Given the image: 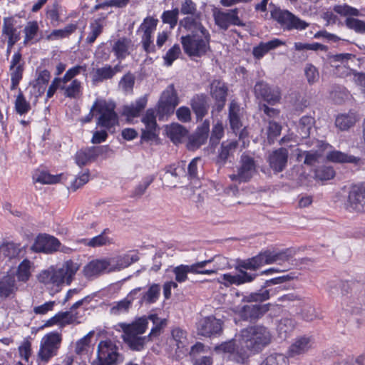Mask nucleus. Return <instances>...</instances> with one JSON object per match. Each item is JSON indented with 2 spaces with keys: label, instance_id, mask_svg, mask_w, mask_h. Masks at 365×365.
Here are the masks:
<instances>
[{
  "label": "nucleus",
  "instance_id": "1",
  "mask_svg": "<svg viewBox=\"0 0 365 365\" xmlns=\"http://www.w3.org/2000/svg\"><path fill=\"white\" fill-rule=\"evenodd\" d=\"M296 254L292 249H286L281 252L269 250L260 252L259 255L246 259L238 260L235 265L237 274H223L217 279V282L226 287L232 285L240 286L253 282L257 277V271L266 264L287 262Z\"/></svg>",
  "mask_w": 365,
  "mask_h": 365
},
{
  "label": "nucleus",
  "instance_id": "2",
  "mask_svg": "<svg viewBox=\"0 0 365 365\" xmlns=\"http://www.w3.org/2000/svg\"><path fill=\"white\" fill-rule=\"evenodd\" d=\"M166 324L165 319H161L153 314L139 317L131 323H118V326L122 330V339L129 349L141 351L145 349L148 342L161 334Z\"/></svg>",
  "mask_w": 365,
  "mask_h": 365
},
{
  "label": "nucleus",
  "instance_id": "3",
  "mask_svg": "<svg viewBox=\"0 0 365 365\" xmlns=\"http://www.w3.org/2000/svg\"><path fill=\"white\" fill-rule=\"evenodd\" d=\"M271 339L269 331L263 326H253L242 329L239 336L242 352L240 356H234L236 362L243 364L250 353L258 352L270 343Z\"/></svg>",
  "mask_w": 365,
  "mask_h": 365
},
{
  "label": "nucleus",
  "instance_id": "4",
  "mask_svg": "<svg viewBox=\"0 0 365 365\" xmlns=\"http://www.w3.org/2000/svg\"><path fill=\"white\" fill-rule=\"evenodd\" d=\"M79 268L80 265L78 262L67 260L59 268L56 269L51 267L42 271L38 274V279L48 289H51L58 292L65 282L67 285L71 284Z\"/></svg>",
  "mask_w": 365,
  "mask_h": 365
},
{
  "label": "nucleus",
  "instance_id": "5",
  "mask_svg": "<svg viewBox=\"0 0 365 365\" xmlns=\"http://www.w3.org/2000/svg\"><path fill=\"white\" fill-rule=\"evenodd\" d=\"M116 104L113 101L97 99L92 106L96 117V125L113 133L119 125V117L115 112Z\"/></svg>",
  "mask_w": 365,
  "mask_h": 365
},
{
  "label": "nucleus",
  "instance_id": "6",
  "mask_svg": "<svg viewBox=\"0 0 365 365\" xmlns=\"http://www.w3.org/2000/svg\"><path fill=\"white\" fill-rule=\"evenodd\" d=\"M211 36L209 31L183 36L180 42L184 52L189 56L201 57L210 50Z\"/></svg>",
  "mask_w": 365,
  "mask_h": 365
},
{
  "label": "nucleus",
  "instance_id": "7",
  "mask_svg": "<svg viewBox=\"0 0 365 365\" xmlns=\"http://www.w3.org/2000/svg\"><path fill=\"white\" fill-rule=\"evenodd\" d=\"M123 361L118 346L110 339L101 341L98 344L96 357L91 365H118Z\"/></svg>",
  "mask_w": 365,
  "mask_h": 365
},
{
  "label": "nucleus",
  "instance_id": "8",
  "mask_svg": "<svg viewBox=\"0 0 365 365\" xmlns=\"http://www.w3.org/2000/svg\"><path fill=\"white\" fill-rule=\"evenodd\" d=\"M62 341V336L57 331H51L41 339L39 351L38 352V360L46 364L53 356H56Z\"/></svg>",
  "mask_w": 365,
  "mask_h": 365
},
{
  "label": "nucleus",
  "instance_id": "9",
  "mask_svg": "<svg viewBox=\"0 0 365 365\" xmlns=\"http://www.w3.org/2000/svg\"><path fill=\"white\" fill-rule=\"evenodd\" d=\"M271 16L284 30H304L309 26L308 23L288 10L275 9L271 11Z\"/></svg>",
  "mask_w": 365,
  "mask_h": 365
},
{
  "label": "nucleus",
  "instance_id": "10",
  "mask_svg": "<svg viewBox=\"0 0 365 365\" xmlns=\"http://www.w3.org/2000/svg\"><path fill=\"white\" fill-rule=\"evenodd\" d=\"M179 101L173 85L168 86L163 92L158 104V113L160 117L173 113Z\"/></svg>",
  "mask_w": 365,
  "mask_h": 365
},
{
  "label": "nucleus",
  "instance_id": "11",
  "mask_svg": "<svg viewBox=\"0 0 365 365\" xmlns=\"http://www.w3.org/2000/svg\"><path fill=\"white\" fill-rule=\"evenodd\" d=\"M158 23V19L153 16H147L143 19L138 29V31L143 32L141 43L143 50L148 53H154L155 51L152 36L154 31L156 30Z\"/></svg>",
  "mask_w": 365,
  "mask_h": 365
},
{
  "label": "nucleus",
  "instance_id": "12",
  "mask_svg": "<svg viewBox=\"0 0 365 365\" xmlns=\"http://www.w3.org/2000/svg\"><path fill=\"white\" fill-rule=\"evenodd\" d=\"M256 172V165L254 159L247 155H242L240 159V166L237 174L229 175L232 181L238 183L247 182L250 180Z\"/></svg>",
  "mask_w": 365,
  "mask_h": 365
},
{
  "label": "nucleus",
  "instance_id": "13",
  "mask_svg": "<svg viewBox=\"0 0 365 365\" xmlns=\"http://www.w3.org/2000/svg\"><path fill=\"white\" fill-rule=\"evenodd\" d=\"M213 17L215 24L223 30H227L230 26H245V24L238 16V9L225 11L220 10L215 11H214Z\"/></svg>",
  "mask_w": 365,
  "mask_h": 365
},
{
  "label": "nucleus",
  "instance_id": "14",
  "mask_svg": "<svg viewBox=\"0 0 365 365\" xmlns=\"http://www.w3.org/2000/svg\"><path fill=\"white\" fill-rule=\"evenodd\" d=\"M87 66L84 65H76L68 69L63 77L54 78L46 93V98H51L53 96L54 93L58 89L62 91V83H66L71 80L75 75H79L83 73L85 76H87L86 73Z\"/></svg>",
  "mask_w": 365,
  "mask_h": 365
},
{
  "label": "nucleus",
  "instance_id": "15",
  "mask_svg": "<svg viewBox=\"0 0 365 365\" xmlns=\"http://www.w3.org/2000/svg\"><path fill=\"white\" fill-rule=\"evenodd\" d=\"M197 331L199 334L207 337L220 334L222 331V322L212 316L204 317L198 322Z\"/></svg>",
  "mask_w": 365,
  "mask_h": 365
},
{
  "label": "nucleus",
  "instance_id": "16",
  "mask_svg": "<svg viewBox=\"0 0 365 365\" xmlns=\"http://www.w3.org/2000/svg\"><path fill=\"white\" fill-rule=\"evenodd\" d=\"M61 243L59 240L50 235H40L35 240L31 250L35 252L51 253L57 251Z\"/></svg>",
  "mask_w": 365,
  "mask_h": 365
},
{
  "label": "nucleus",
  "instance_id": "17",
  "mask_svg": "<svg viewBox=\"0 0 365 365\" xmlns=\"http://www.w3.org/2000/svg\"><path fill=\"white\" fill-rule=\"evenodd\" d=\"M365 205V185H353L349 192L346 206L354 210L361 211Z\"/></svg>",
  "mask_w": 365,
  "mask_h": 365
},
{
  "label": "nucleus",
  "instance_id": "18",
  "mask_svg": "<svg viewBox=\"0 0 365 365\" xmlns=\"http://www.w3.org/2000/svg\"><path fill=\"white\" fill-rule=\"evenodd\" d=\"M155 110L153 109L147 110L145 114L142 118V122L145 125L143 129L141 139L146 141L154 140L157 136V123L155 119Z\"/></svg>",
  "mask_w": 365,
  "mask_h": 365
},
{
  "label": "nucleus",
  "instance_id": "19",
  "mask_svg": "<svg viewBox=\"0 0 365 365\" xmlns=\"http://www.w3.org/2000/svg\"><path fill=\"white\" fill-rule=\"evenodd\" d=\"M267 308L264 305L259 304H245L237 306L235 312L237 313L244 320H255L261 317L266 312Z\"/></svg>",
  "mask_w": 365,
  "mask_h": 365
},
{
  "label": "nucleus",
  "instance_id": "20",
  "mask_svg": "<svg viewBox=\"0 0 365 365\" xmlns=\"http://www.w3.org/2000/svg\"><path fill=\"white\" fill-rule=\"evenodd\" d=\"M180 27L190 32V34L209 31L202 23V13H197L189 16H185L179 21Z\"/></svg>",
  "mask_w": 365,
  "mask_h": 365
},
{
  "label": "nucleus",
  "instance_id": "21",
  "mask_svg": "<svg viewBox=\"0 0 365 365\" xmlns=\"http://www.w3.org/2000/svg\"><path fill=\"white\" fill-rule=\"evenodd\" d=\"M139 257L137 254L127 253L106 259L108 272L118 271L128 267L132 263L137 262Z\"/></svg>",
  "mask_w": 365,
  "mask_h": 365
},
{
  "label": "nucleus",
  "instance_id": "22",
  "mask_svg": "<svg viewBox=\"0 0 365 365\" xmlns=\"http://www.w3.org/2000/svg\"><path fill=\"white\" fill-rule=\"evenodd\" d=\"M287 160L288 150L284 148L272 151L268 157L269 165L275 173L283 171L287 166Z\"/></svg>",
  "mask_w": 365,
  "mask_h": 365
},
{
  "label": "nucleus",
  "instance_id": "23",
  "mask_svg": "<svg viewBox=\"0 0 365 365\" xmlns=\"http://www.w3.org/2000/svg\"><path fill=\"white\" fill-rule=\"evenodd\" d=\"M141 287H138L128 294V296L118 302H114L110 309V313L112 315H120L129 312L133 301L137 297V294L140 292Z\"/></svg>",
  "mask_w": 365,
  "mask_h": 365
},
{
  "label": "nucleus",
  "instance_id": "24",
  "mask_svg": "<svg viewBox=\"0 0 365 365\" xmlns=\"http://www.w3.org/2000/svg\"><path fill=\"white\" fill-rule=\"evenodd\" d=\"M227 88L225 83L220 80H214L210 86L211 96L216 101L218 110H221L225 106Z\"/></svg>",
  "mask_w": 365,
  "mask_h": 365
},
{
  "label": "nucleus",
  "instance_id": "25",
  "mask_svg": "<svg viewBox=\"0 0 365 365\" xmlns=\"http://www.w3.org/2000/svg\"><path fill=\"white\" fill-rule=\"evenodd\" d=\"M104 272H108V267L106 259L91 261L89 263L84 266L83 269L84 276L88 279L95 278Z\"/></svg>",
  "mask_w": 365,
  "mask_h": 365
},
{
  "label": "nucleus",
  "instance_id": "26",
  "mask_svg": "<svg viewBox=\"0 0 365 365\" xmlns=\"http://www.w3.org/2000/svg\"><path fill=\"white\" fill-rule=\"evenodd\" d=\"M77 76L75 75L66 83H62V91L66 98L77 99L82 96L83 83L81 81L76 78Z\"/></svg>",
  "mask_w": 365,
  "mask_h": 365
},
{
  "label": "nucleus",
  "instance_id": "27",
  "mask_svg": "<svg viewBox=\"0 0 365 365\" xmlns=\"http://www.w3.org/2000/svg\"><path fill=\"white\" fill-rule=\"evenodd\" d=\"M313 340L309 336H300L297 338L289 348V356L294 357L307 352L313 346Z\"/></svg>",
  "mask_w": 365,
  "mask_h": 365
},
{
  "label": "nucleus",
  "instance_id": "28",
  "mask_svg": "<svg viewBox=\"0 0 365 365\" xmlns=\"http://www.w3.org/2000/svg\"><path fill=\"white\" fill-rule=\"evenodd\" d=\"M209 130L210 123L205 121L200 127L197 128L194 135L190 137L188 148L195 149L204 144L207 139Z\"/></svg>",
  "mask_w": 365,
  "mask_h": 365
},
{
  "label": "nucleus",
  "instance_id": "29",
  "mask_svg": "<svg viewBox=\"0 0 365 365\" xmlns=\"http://www.w3.org/2000/svg\"><path fill=\"white\" fill-rule=\"evenodd\" d=\"M284 45H285V42L277 38L267 42H260L253 48L252 55L256 59H261L269 51Z\"/></svg>",
  "mask_w": 365,
  "mask_h": 365
},
{
  "label": "nucleus",
  "instance_id": "30",
  "mask_svg": "<svg viewBox=\"0 0 365 365\" xmlns=\"http://www.w3.org/2000/svg\"><path fill=\"white\" fill-rule=\"evenodd\" d=\"M191 108L197 119H202L208 110L207 96L204 94H197L190 100Z\"/></svg>",
  "mask_w": 365,
  "mask_h": 365
},
{
  "label": "nucleus",
  "instance_id": "31",
  "mask_svg": "<svg viewBox=\"0 0 365 365\" xmlns=\"http://www.w3.org/2000/svg\"><path fill=\"white\" fill-rule=\"evenodd\" d=\"M120 66L117 65L114 67L106 65L103 67L96 69L93 75V81L102 82L105 80L112 78L117 73L120 71Z\"/></svg>",
  "mask_w": 365,
  "mask_h": 365
},
{
  "label": "nucleus",
  "instance_id": "32",
  "mask_svg": "<svg viewBox=\"0 0 365 365\" xmlns=\"http://www.w3.org/2000/svg\"><path fill=\"white\" fill-rule=\"evenodd\" d=\"M346 311L365 317V297H351L346 302Z\"/></svg>",
  "mask_w": 365,
  "mask_h": 365
},
{
  "label": "nucleus",
  "instance_id": "33",
  "mask_svg": "<svg viewBox=\"0 0 365 365\" xmlns=\"http://www.w3.org/2000/svg\"><path fill=\"white\" fill-rule=\"evenodd\" d=\"M147 104V98L141 97L135 101V103L128 106H125L123 109V115L128 118L137 117L140 112L145 108Z\"/></svg>",
  "mask_w": 365,
  "mask_h": 365
},
{
  "label": "nucleus",
  "instance_id": "34",
  "mask_svg": "<svg viewBox=\"0 0 365 365\" xmlns=\"http://www.w3.org/2000/svg\"><path fill=\"white\" fill-rule=\"evenodd\" d=\"M296 323L294 319L289 317L282 318L277 326V331L281 339H286L294 331Z\"/></svg>",
  "mask_w": 365,
  "mask_h": 365
},
{
  "label": "nucleus",
  "instance_id": "35",
  "mask_svg": "<svg viewBox=\"0 0 365 365\" xmlns=\"http://www.w3.org/2000/svg\"><path fill=\"white\" fill-rule=\"evenodd\" d=\"M168 136L175 144L180 143L187 135V130L178 123H172L166 127Z\"/></svg>",
  "mask_w": 365,
  "mask_h": 365
},
{
  "label": "nucleus",
  "instance_id": "36",
  "mask_svg": "<svg viewBox=\"0 0 365 365\" xmlns=\"http://www.w3.org/2000/svg\"><path fill=\"white\" fill-rule=\"evenodd\" d=\"M160 294V286L158 284H152L148 291L140 294L141 297L140 299V304H151L155 303Z\"/></svg>",
  "mask_w": 365,
  "mask_h": 365
},
{
  "label": "nucleus",
  "instance_id": "37",
  "mask_svg": "<svg viewBox=\"0 0 365 365\" xmlns=\"http://www.w3.org/2000/svg\"><path fill=\"white\" fill-rule=\"evenodd\" d=\"M109 229H104L100 235L91 239H83L81 242L83 243L84 245L91 247H98L110 245L112 243V240L106 236V234L109 233Z\"/></svg>",
  "mask_w": 365,
  "mask_h": 365
},
{
  "label": "nucleus",
  "instance_id": "38",
  "mask_svg": "<svg viewBox=\"0 0 365 365\" xmlns=\"http://www.w3.org/2000/svg\"><path fill=\"white\" fill-rule=\"evenodd\" d=\"M358 118L354 113L340 114L336 116L335 125L340 130H347L355 125Z\"/></svg>",
  "mask_w": 365,
  "mask_h": 365
},
{
  "label": "nucleus",
  "instance_id": "39",
  "mask_svg": "<svg viewBox=\"0 0 365 365\" xmlns=\"http://www.w3.org/2000/svg\"><path fill=\"white\" fill-rule=\"evenodd\" d=\"M240 108L239 105L232 101L229 107V120L231 128L235 133H237L242 127V123L240 118Z\"/></svg>",
  "mask_w": 365,
  "mask_h": 365
},
{
  "label": "nucleus",
  "instance_id": "40",
  "mask_svg": "<svg viewBox=\"0 0 365 365\" xmlns=\"http://www.w3.org/2000/svg\"><path fill=\"white\" fill-rule=\"evenodd\" d=\"M327 159L329 161L337 163H350L357 164L360 159L353 155L347 154L339 150H333L327 153Z\"/></svg>",
  "mask_w": 365,
  "mask_h": 365
},
{
  "label": "nucleus",
  "instance_id": "41",
  "mask_svg": "<svg viewBox=\"0 0 365 365\" xmlns=\"http://www.w3.org/2000/svg\"><path fill=\"white\" fill-rule=\"evenodd\" d=\"M2 34L8 38L9 44H15L20 39V33L14 27L10 19H4L2 26Z\"/></svg>",
  "mask_w": 365,
  "mask_h": 365
},
{
  "label": "nucleus",
  "instance_id": "42",
  "mask_svg": "<svg viewBox=\"0 0 365 365\" xmlns=\"http://www.w3.org/2000/svg\"><path fill=\"white\" fill-rule=\"evenodd\" d=\"M131 41L126 38L117 40L113 46V51L118 59H123L129 54Z\"/></svg>",
  "mask_w": 365,
  "mask_h": 365
},
{
  "label": "nucleus",
  "instance_id": "43",
  "mask_svg": "<svg viewBox=\"0 0 365 365\" xmlns=\"http://www.w3.org/2000/svg\"><path fill=\"white\" fill-rule=\"evenodd\" d=\"M39 31L38 24L36 21H29L24 29L25 44L38 41L37 35Z\"/></svg>",
  "mask_w": 365,
  "mask_h": 365
},
{
  "label": "nucleus",
  "instance_id": "44",
  "mask_svg": "<svg viewBox=\"0 0 365 365\" xmlns=\"http://www.w3.org/2000/svg\"><path fill=\"white\" fill-rule=\"evenodd\" d=\"M58 317H59V328L61 329L64 328L67 325L78 324L81 323L77 312H58Z\"/></svg>",
  "mask_w": 365,
  "mask_h": 365
},
{
  "label": "nucleus",
  "instance_id": "45",
  "mask_svg": "<svg viewBox=\"0 0 365 365\" xmlns=\"http://www.w3.org/2000/svg\"><path fill=\"white\" fill-rule=\"evenodd\" d=\"M77 29V25L70 24L66 26L63 29L53 30L46 36L47 41H56L68 37Z\"/></svg>",
  "mask_w": 365,
  "mask_h": 365
},
{
  "label": "nucleus",
  "instance_id": "46",
  "mask_svg": "<svg viewBox=\"0 0 365 365\" xmlns=\"http://www.w3.org/2000/svg\"><path fill=\"white\" fill-rule=\"evenodd\" d=\"M237 143L235 140L222 142L217 156V163L224 164L228 157L236 150Z\"/></svg>",
  "mask_w": 365,
  "mask_h": 365
},
{
  "label": "nucleus",
  "instance_id": "47",
  "mask_svg": "<svg viewBox=\"0 0 365 365\" xmlns=\"http://www.w3.org/2000/svg\"><path fill=\"white\" fill-rule=\"evenodd\" d=\"M237 344H235V343H234L232 341L222 343L219 346H216L215 347V350L217 351L230 353V359L236 361V360L234 359V356H240V354L242 352V350L240 345L239 339H237Z\"/></svg>",
  "mask_w": 365,
  "mask_h": 365
},
{
  "label": "nucleus",
  "instance_id": "48",
  "mask_svg": "<svg viewBox=\"0 0 365 365\" xmlns=\"http://www.w3.org/2000/svg\"><path fill=\"white\" fill-rule=\"evenodd\" d=\"M22 248L20 244L9 242L0 246V253L9 259H12L19 256Z\"/></svg>",
  "mask_w": 365,
  "mask_h": 365
},
{
  "label": "nucleus",
  "instance_id": "49",
  "mask_svg": "<svg viewBox=\"0 0 365 365\" xmlns=\"http://www.w3.org/2000/svg\"><path fill=\"white\" fill-rule=\"evenodd\" d=\"M296 151L297 160L300 162L304 158V163L309 166H312L318 163L321 156L320 153L317 151H302L300 149H297Z\"/></svg>",
  "mask_w": 365,
  "mask_h": 365
},
{
  "label": "nucleus",
  "instance_id": "50",
  "mask_svg": "<svg viewBox=\"0 0 365 365\" xmlns=\"http://www.w3.org/2000/svg\"><path fill=\"white\" fill-rule=\"evenodd\" d=\"M61 176L53 175L46 171L36 170L33 175V180L41 184H55L60 181Z\"/></svg>",
  "mask_w": 365,
  "mask_h": 365
},
{
  "label": "nucleus",
  "instance_id": "51",
  "mask_svg": "<svg viewBox=\"0 0 365 365\" xmlns=\"http://www.w3.org/2000/svg\"><path fill=\"white\" fill-rule=\"evenodd\" d=\"M314 125V119L311 116H303L301 118L297 132L302 138L309 136L311 130Z\"/></svg>",
  "mask_w": 365,
  "mask_h": 365
},
{
  "label": "nucleus",
  "instance_id": "52",
  "mask_svg": "<svg viewBox=\"0 0 365 365\" xmlns=\"http://www.w3.org/2000/svg\"><path fill=\"white\" fill-rule=\"evenodd\" d=\"M210 269L212 274H217L219 271L225 270L230 267L229 259L223 256H216L210 259Z\"/></svg>",
  "mask_w": 365,
  "mask_h": 365
},
{
  "label": "nucleus",
  "instance_id": "53",
  "mask_svg": "<svg viewBox=\"0 0 365 365\" xmlns=\"http://www.w3.org/2000/svg\"><path fill=\"white\" fill-rule=\"evenodd\" d=\"M16 289L13 277L6 276L0 281V297L6 298Z\"/></svg>",
  "mask_w": 365,
  "mask_h": 365
},
{
  "label": "nucleus",
  "instance_id": "54",
  "mask_svg": "<svg viewBox=\"0 0 365 365\" xmlns=\"http://www.w3.org/2000/svg\"><path fill=\"white\" fill-rule=\"evenodd\" d=\"M14 108L16 113L20 115L28 113L31 110L29 102L26 101L23 92L20 89L14 102Z\"/></svg>",
  "mask_w": 365,
  "mask_h": 365
},
{
  "label": "nucleus",
  "instance_id": "55",
  "mask_svg": "<svg viewBox=\"0 0 365 365\" xmlns=\"http://www.w3.org/2000/svg\"><path fill=\"white\" fill-rule=\"evenodd\" d=\"M74 158L76 163L79 167L86 165L95 160L90 147L79 150L76 153Z\"/></svg>",
  "mask_w": 365,
  "mask_h": 365
},
{
  "label": "nucleus",
  "instance_id": "56",
  "mask_svg": "<svg viewBox=\"0 0 365 365\" xmlns=\"http://www.w3.org/2000/svg\"><path fill=\"white\" fill-rule=\"evenodd\" d=\"M31 262L26 259H24L18 266L16 273L19 281L26 282L31 277Z\"/></svg>",
  "mask_w": 365,
  "mask_h": 365
},
{
  "label": "nucleus",
  "instance_id": "57",
  "mask_svg": "<svg viewBox=\"0 0 365 365\" xmlns=\"http://www.w3.org/2000/svg\"><path fill=\"white\" fill-rule=\"evenodd\" d=\"M274 290H259L257 292H253L248 295L244 296L242 302H263L270 298V296L274 294Z\"/></svg>",
  "mask_w": 365,
  "mask_h": 365
},
{
  "label": "nucleus",
  "instance_id": "58",
  "mask_svg": "<svg viewBox=\"0 0 365 365\" xmlns=\"http://www.w3.org/2000/svg\"><path fill=\"white\" fill-rule=\"evenodd\" d=\"M179 14L180 11L178 8L163 11L161 15L163 23L168 24L170 28L173 29L178 24Z\"/></svg>",
  "mask_w": 365,
  "mask_h": 365
},
{
  "label": "nucleus",
  "instance_id": "59",
  "mask_svg": "<svg viewBox=\"0 0 365 365\" xmlns=\"http://www.w3.org/2000/svg\"><path fill=\"white\" fill-rule=\"evenodd\" d=\"M175 282L183 283L188 279V274L191 273L190 264H180L173 269Z\"/></svg>",
  "mask_w": 365,
  "mask_h": 365
},
{
  "label": "nucleus",
  "instance_id": "60",
  "mask_svg": "<svg viewBox=\"0 0 365 365\" xmlns=\"http://www.w3.org/2000/svg\"><path fill=\"white\" fill-rule=\"evenodd\" d=\"M61 6L58 1H55L51 6L46 9V16L50 20L51 25L56 26L60 21V10Z\"/></svg>",
  "mask_w": 365,
  "mask_h": 365
},
{
  "label": "nucleus",
  "instance_id": "61",
  "mask_svg": "<svg viewBox=\"0 0 365 365\" xmlns=\"http://www.w3.org/2000/svg\"><path fill=\"white\" fill-rule=\"evenodd\" d=\"M333 10L334 12L342 16L353 17L361 16V14L357 9L346 4L335 5Z\"/></svg>",
  "mask_w": 365,
  "mask_h": 365
},
{
  "label": "nucleus",
  "instance_id": "62",
  "mask_svg": "<svg viewBox=\"0 0 365 365\" xmlns=\"http://www.w3.org/2000/svg\"><path fill=\"white\" fill-rule=\"evenodd\" d=\"M345 26L357 34H365V21L353 17H347L344 21Z\"/></svg>",
  "mask_w": 365,
  "mask_h": 365
},
{
  "label": "nucleus",
  "instance_id": "63",
  "mask_svg": "<svg viewBox=\"0 0 365 365\" xmlns=\"http://www.w3.org/2000/svg\"><path fill=\"white\" fill-rule=\"evenodd\" d=\"M103 24L101 19H96L94 21L91 23L90 29L88 36L86 37V42L88 43H93L97 37L102 33Z\"/></svg>",
  "mask_w": 365,
  "mask_h": 365
},
{
  "label": "nucleus",
  "instance_id": "64",
  "mask_svg": "<svg viewBox=\"0 0 365 365\" xmlns=\"http://www.w3.org/2000/svg\"><path fill=\"white\" fill-rule=\"evenodd\" d=\"M264 361L268 365H289L288 358L282 354H271Z\"/></svg>",
  "mask_w": 365,
  "mask_h": 365
}]
</instances>
